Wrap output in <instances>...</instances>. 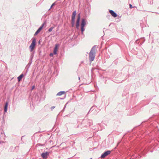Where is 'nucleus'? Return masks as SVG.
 Segmentation results:
<instances>
[{
    "label": "nucleus",
    "instance_id": "obj_1",
    "mask_svg": "<svg viewBox=\"0 0 159 159\" xmlns=\"http://www.w3.org/2000/svg\"><path fill=\"white\" fill-rule=\"evenodd\" d=\"M98 48V46L94 45L91 48L89 53V59L90 61L91 62L94 60L96 53V51Z\"/></svg>",
    "mask_w": 159,
    "mask_h": 159
},
{
    "label": "nucleus",
    "instance_id": "obj_2",
    "mask_svg": "<svg viewBox=\"0 0 159 159\" xmlns=\"http://www.w3.org/2000/svg\"><path fill=\"white\" fill-rule=\"evenodd\" d=\"M36 45V39L34 38H33L32 41L31 45H30L29 48L31 52H32L35 45Z\"/></svg>",
    "mask_w": 159,
    "mask_h": 159
},
{
    "label": "nucleus",
    "instance_id": "obj_3",
    "mask_svg": "<svg viewBox=\"0 0 159 159\" xmlns=\"http://www.w3.org/2000/svg\"><path fill=\"white\" fill-rule=\"evenodd\" d=\"M76 15V11H74L72 13L71 18V25L72 27H73L75 25V18Z\"/></svg>",
    "mask_w": 159,
    "mask_h": 159
},
{
    "label": "nucleus",
    "instance_id": "obj_4",
    "mask_svg": "<svg viewBox=\"0 0 159 159\" xmlns=\"http://www.w3.org/2000/svg\"><path fill=\"white\" fill-rule=\"evenodd\" d=\"M46 24V21H45L44 23L42 24L41 26L36 31L34 35H36L38 34L40 32V31L43 28V27L44 26V25L45 24Z\"/></svg>",
    "mask_w": 159,
    "mask_h": 159
},
{
    "label": "nucleus",
    "instance_id": "obj_5",
    "mask_svg": "<svg viewBox=\"0 0 159 159\" xmlns=\"http://www.w3.org/2000/svg\"><path fill=\"white\" fill-rule=\"evenodd\" d=\"M85 25L86 22L85 20L84 19H83L82 20V22L81 24V30L82 33L85 30L84 27Z\"/></svg>",
    "mask_w": 159,
    "mask_h": 159
},
{
    "label": "nucleus",
    "instance_id": "obj_6",
    "mask_svg": "<svg viewBox=\"0 0 159 159\" xmlns=\"http://www.w3.org/2000/svg\"><path fill=\"white\" fill-rule=\"evenodd\" d=\"M49 155V152H43L41 154V156L43 159H46L48 158V156Z\"/></svg>",
    "mask_w": 159,
    "mask_h": 159
},
{
    "label": "nucleus",
    "instance_id": "obj_7",
    "mask_svg": "<svg viewBox=\"0 0 159 159\" xmlns=\"http://www.w3.org/2000/svg\"><path fill=\"white\" fill-rule=\"evenodd\" d=\"M111 152V151H110L109 150L106 151L101 155V157L102 158H104L109 154H110Z\"/></svg>",
    "mask_w": 159,
    "mask_h": 159
},
{
    "label": "nucleus",
    "instance_id": "obj_8",
    "mask_svg": "<svg viewBox=\"0 0 159 159\" xmlns=\"http://www.w3.org/2000/svg\"><path fill=\"white\" fill-rule=\"evenodd\" d=\"M80 14L79 13L77 19L76 23V28L78 29L79 26V22L80 20Z\"/></svg>",
    "mask_w": 159,
    "mask_h": 159
},
{
    "label": "nucleus",
    "instance_id": "obj_9",
    "mask_svg": "<svg viewBox=\"0 0 159 159\" xmlns=\"http://www.w3.org/2000/svg\"><path fill=\"white\" fill-rule=\"evenodd\" d=\"M59 45L58 44H56L55 47L54 48L53 54H56L57 53V51Z\"/></svg>",
    "mask_w": 159,
    "mask_h": 159
},
{
    "label": "nucleus",
    "instance_id": "obj_10",
    "mask_svg": "<svg viewBox=\"0 0 159 159\" xmlns=\"http://www.w3.org/2000/svg\"><path fill=\"white\" fill-rule=\"evenodd\" d=\"M110 13L111 14L112 16L114 17H116L117 16V14L112 10L109 11Z\"/></svg>",
    "mask_w": 159,
    "mask_h": 159
},
{
    "label": "nucleus",
    "instance_id": "obj_11",
    "mask_svg": "<svg viewBox=\"0 0 159 159\" xmlns=\"http://www.w3.org/2000/svg\"><path fill=\"white\" fill-rule=\"evenodd\" d=\"M65 92L64 91H61L58 92L56 95L57 96H61L62 94H65Z\"/></svg>",
    "mask_w": 159,
    "mask_h": 159
},
{
    "label": "nucleus",
    "instance_id": "obj_12",
    "mask_svg": "<svg viewBox=\"0 0 159 159\" xmlns=\"http://www.w3.org/2000/svg\"><path fill=\"white\" fill-rule=\"evenodd\" d=\"M8 105V102H6L5 105V106L4 107V111L5 112H6L7 111V108Z\"/></svg>",
    "mask_w": 159,
    "mask_h": 159
},
{
    "label": "nucleus",
    "instance_id": "obj_13",
    "mask_svg": "<svg viewBox=\"0 0 159 159\" xmlns=\"http://www.w3.org/2000/svg\"><path fill=\"white\" fill-rule=\"evenodd\" d=\"M23 76V74H21L19 77H17L18 80L19 82H20Z\"/></svg>",
    "mask_w": 159,
    "mask_h": 159
},
{
    "label": "nucleus",
    "instance_id": "obj_14",
    "mask_svg": "<svg viewBox=\"0 0 159 159\" xmlns=\"http://www.w3.org/2000/svg\"><path fill=\"white\" fill-rule=\"evenodd\" d=\"M54 28V27H50V28L48 30V31L49 32H51V31H52L53 28Z\"/></svg>",
    "mask_w": 159,
    "mask_h": 159
},
{
    "label": "nucleus",
    "instance_id": "obj_15",
    "mask_svg": "<svg viewBox=\"0 0 159 159\" xmlns=\"http://www.w3.org/2000/svg\"><path fill=\"white\" fill-rule=\"evenodd\" d=\"M55 2H54V3H53L52 5L51 6V7H50V9H49V10L51 8H52V7L54 6L55 5Z\"/></svg>",
    "mask_w": 159,
    "mask_h": 159
},
{
    "label": "nucleus",
    "instance_id": "obj_16",
    "mask_svg": "<svg viewBox=\"0 0 159 159\" xmlns=\"http://www.w3.org/2000/svg\"><path fill=\"white\" fill-rule=\"evenodd\" d=\"M55 107L54 106H53V107H51V110H52L55 108Z\"/></svg>",
    "mask_w": 159,
    "mask_h": 159
},
{
    "label": "nucleus",
    "instance_id": "obj_17",
    "mask_svg": "<svg viewBox=\"0 0 159 159\" xmlns=\"http://www.w3.org/2000/svg\"><path fill=\"white\" fill-rule=\"evenodd\" d=\"M129 7L130 8H133V7L132 6V5L131 4H129Z\"/></svg>",
    "mask_w": 159,
    "mask_h": 159
},
{
    "label": "nucleus",
    "instance_id": "obj_18",
    "mask_svg": "<svg viewBox=\"0 0 159 159\" xmlns=\"http://www.w3.org/2000/svg\"><path fill=\"white\" fill-rule=\"evenodd\" d=\"M34 87H35L34 86H32V88H31V90H32L33 89H34Z\"/></svg>",
    "mask_w": 159,
    "mask_h": 159
},
{
    "label": "nucleus",
    "instance_id": "obj_19",
    "mask_svg": "<svg viewBox=\"0 0 159 159\" xmlns=\"http://www.w3.org/2000/svg\"><path fill=\"white\" fill-rule=\"evenodd\" d=\"M50 56H53V54L52 53H50Z\"/></svg>",
    "mask_w": 159,
    "mask_h": 159
},
{
    "label": "nucleus",
    "instance_id": "obj_20",
    "mask_svg": "<svg viewBox=\"0 0 159 159\" xmlns=\"http://www.w3.org/2000/svg\"><path fill=\"white\" fill-rule=\"evenodd\" d=\"M15 148H16H16H17V149H18V148H18V147L17 146V147H15Z\"/></svg>",
    "mask_w": 159,
    "mask_h": 159
},
{
    "label": "nucleus",
    "instance_id": "obj_21",
    "mask_svg": "<svg viewBox=\"0 0 159 159\" xmlns=\"http://www.w3.org/2000/svg\"><path fill=\"white\" fill-rule=\"evenodd\" d=\"M60 99H64V98H60Z\"/></svg>",
    "mask_w": 159,
    "mask_h": 159
},
{
    "label": "nucleus",
    "instance_id": "obj_22",
    "mask_svg": "<svg viewBox=\"0 0 159 159\" xmlns=\"http://www.w3.org/2000/svg\"><path fill=\"white\" fill-rule=\"evenodd\" d=\"M80 77H79V80H80Z\"/></svg>",
    "mask_w": 159,
    "mask_h": 159
}]
</instances>
